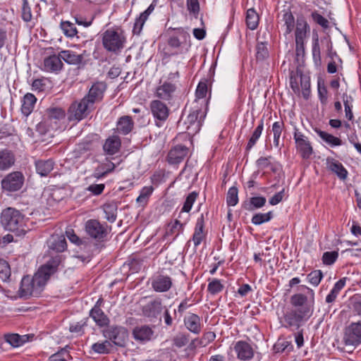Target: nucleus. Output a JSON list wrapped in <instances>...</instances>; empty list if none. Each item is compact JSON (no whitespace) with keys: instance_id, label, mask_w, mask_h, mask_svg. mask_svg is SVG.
Segmentation results:
<instances>
[{"instance_id":"nucleus-1","label":"nucleus","mask_w":361,"mask_h":361,"mask_svg":"<svg viewBox=\"0 0 361 361\" xmlns=\"http://www.w3.org/2000/svg\"><path fill=\"white\" fill-rule=\"evenodd\" d=\"M204 106V101L200 103L198 101L193 102L187 117H183L178 122V127L185 130L189 135H195L200 130L207 115V106Z\"/></svg>"},{"instance_id":"nucleus-2","label":"nucleus","mask_w":361,"mask_h":361,"mask_svg":"<svg viewBox=\"0 0 361 361\" xmlns=\"http://www.w3.org/2000/svg\"><path fill=\"white\" fill-rule=\"evenodd\" d=\"M312 312L313 308L311 306L288 310L283 314L282 326L292 330H299L312 316Z\"/></svg>"},{"instance_id":"nucleus-3","label":"nucleus","mask_w":361,"mask_h":361,"mask_svg":"<svg viewBox=\"0 0 361 361\" xmlns=\"http://www.w3.org/2000/svg\"><path fill=\"white\" fill-rule=\"evenodd\" d=\"M1 222L6 229L16 232L18 235L26 233L25 216L14 208L8 207L2 211Z\"/></svg>"},{"instance_id":"nucleus-4","label":"nucleus","mask_w":361,"mask_h":361,"mask_svg":"<svg viewBox=\"0 0 361 361\" xmlns=\"http://www.w3.org/2000/svg\"><path fill=\"white\" fill-rule=\"evenodd\" d=\"M37 272L32 278L29 276H25L21 280L19 289L20 298H27L30 296L37 295L42 288L46 285L44 280L39 276L38 280L36 279Z\"/></svg>"},{"instance_id":"nucleus-5","label":"nucleus","mask_w":361,"mask_h":361,"mask_svg":"<svg viewBox=\"0 0 361 361\" xmlns=\"http://www.w3.org/2000/svg\"><path fill=\"white\" fill-rule=\"evenodd\" d=\"M103 336L115 345L123 347L128 338V329L120 325H108L102 331Z\"/></svg>"},{"instance_id":"nucleus-6","label":"nucleus","mask_w":361,"mask_h":361,"mask_svg":"<svg viewBox=\"0 0 361 361\" xmlns=\"http://www.w3.org/2000/svg\"><path fill=\"white\" fill-rule=\"evenodd\" d=\"M126 38L114 30L108 29L102 35V44L108 51L116 53L124 47Z\"/></svg>"},{"instance_id":"nucleus-7","label":"nucleus","mask_w":361,"mask_h":361,"mask_svg":"<svg viewBox=\"0 0 361 361\" xmlns=\"http://www.w3.org/2000/svg\"><path fill=\"white\" fill-rule=\"evenodd\" d=\"M342 341L353 348L350 352L361 344V321L352 322L344 328Z\"/></svg>"},{"instance_id":"nucleus-8","label":"nucleus","mask_w":361,"mask_h":361,"mask_svg":"<svg viewBox=\"0 0 361 361\" xmlns=\"http://www.w3.org/2000/svg\"><path fill=\"white\" fill-rule=\"evenodd\" d=\"M93 106L83 97L80 102H74L70 106L68 114L70 121H81L87 117Z\"/></svg>"},{"instance_id":"nucleus-9","label":"nucleus","mask_w":361,"mask_h":361,"mask_svg":"<svg viewBox=\"0 0 361 361\" xmlns=\"http://www.w3.org/2000/svg\"><path fill=\"white\" fill-rule=\"evenodd\" d=\"M149 107L155 119L156 126L161 127L169 118L170 112L169 107L159 99L152 101Z\"/></svg>"},{"instance_id":"nucleus-10","label":"nucleus","mask_w":361,"mask_h":361,"mask_svg":"<svg viewBox=\"0 0 361 361\" xmlns=\"http://www.w3.org/2000/svg\"><path fill=\"white\" fill-rule=\"evenodd\" d=\"M24 183V176L20 171H13L7 174L1 182V188L8 192L19 190Z\"/></svg>"},{"instance_id":"nucleus-11","label":"nucleus","mask_w":361,"mask_h":361,"mask_svg":"<svg viewBox=\"0 0 361 361\" xmlns=\"http://www.w3.org/2000/svg\"><path fill=\"white\" fill-rule=\"evenodd\" d=\"M85 231L91 238L102 241L108 235V226L98 220L90 219L85 224Z\"/></svg>"},{"instance_id":"nucleus-12","label":"nucleus","mask_w":361,"mask_h":361,"mask_svg":"<svg viewBox=\"0 0 361 361\" xmlns=\"http://www.w3.org/2000/svg\"><path fill=\"white\" fill-rule=\"evenodd\" d=\"M62 261V257L59 255L51 257L46 264L42 265L37 271V276L36 279L40 276L44 282L47 283L50 276L54 274L59 269V266Z\"/></svg>"},{"instance_id":"nucleus-13","label":"nucleus","mask_w":361,"mask_h":361,"mask_svg":"<svg viewBox=\"0 0 361 361\" xmlns=\"http://www.w3.org/2000/svg\"><path fill=\"white\" fill-rule=\"evenodd\" d=\"M152 288L157 293L169 291L173 286V280L171 276L158 271L151 278Z\"/></svg>"},{"instance_id":"nucleus-14","label":"nucleus","mask_w":361,"mask_h":361,"mask_svg":"<svg viewBox=\"0 0 361 361\" xmlns=\"http://www.w3.org/2000/svg\"><path fill=\"white\" fill-rule=\"evenodd\" d=\"M190 39V35L183 27L175 28L168 39V44L173 49L179 48L185 45Z\"/></svg>"},{"instance_id":"nucleus-15","label":"nucleus","mask_w":361,"mask_h":361,"mask_svg":"<svg viewBox=\"0 0 361 361\" xmlns=\"http://www.w3.org/2000/svg\"><path fill=\"white\" fill-rule=\"evenodd\" d=\"M106 89V85L104 82H94L90 87L87 95L84 98L92 106L96 102H99L104 97V93Z\"/></svg>"},{"instance_id":"nucleus-16","label":"nucleus","mask_w":361,"mask_h":361,"mask_svg":"<svg viewBox=\"0 0 361 361\" xmlns=\"http://www.w3.org/2000/svg\"><path fill=\"white\" fill-rule=\"evenodd\" d=\"M162 310V300L160 298H156L149 301L142 308L143 315L149 319H157Z\"/></svg>"},{"instance_id":"nucleus-17","label":"nucleus","mask_w":361,"mask_h":361,"mask_svg":"<svg viewBox=\"0 0 361 361\" xmlns=\"http://www.w3.org/2000/svg\"><path fill=\"white\" fill-rule=\"evenodd\" d=\"M233 349L238 360L247 361L251 360L254 356L252 347L245 341H237L234 345Z\"/></svg>"},{"instance_id":"nucleus-18","label":"nucleus","mask_w":361,"mask_h":361,"mask_svg":"<svg viewBox=\"0 0 361 361\" xmlns=\"http://www.w3.org/2000/svg\"><path fill=\"white\" fill-rule=\"evenodd\" d=\"M154 330L149 325L137 326L132 332L134 339L140 343L151 341L154 337Z\"/></svg>"},{"instance_id":"nucleus-19","label":"nucleus","mask_w":361,"mask_h":361,"mask_svg":"<svg viewBox=\"0 0 361 361\" xmlns=\"http://www.w3.org/2000/svg\"><path fill=\"white\" fill-rule=\"evenodd\" d=\"M176 91V85L171 82L165 81L156 90V96L162 100L170 101Z\"/></svg>"},{"instance_id":"nucleus-20","label":"nucleus","mask_w":361,"mask_h":361,"mask_svg":"<svg viewBox=\"0 0 361 361\" xmlns=\"http://www.w3.org/2000/svg\"><path fill=\"white\" fill-rule=\"evenodd\" d=\"M43 70L50 73H59L63 67L60 54H53L45 57L44 59Z\"/></svg>"},{"instance_id":"nucleus-21","label":"nucleus","mask_w":361,"mask_h":361,"mask_svg":"<svg viewBox=\"0 0 361 361\" xmlns=\"http://www.w3.org/2000/svg\"><path fill=\"white\" fill-rule=\"evenodd\" d=\"M188 148L184 145H178L173 147L169 152L167 161L170 164H178L188 153Z\"/></svg>"},{"instance_id":"nucleus-22","label":"nucleus","mask_w":361,"mask_h":361,"mask_svg":"<svg viewBox=\"0 0 361 361\" xmlns=\"http://www.w3.org/2000/svg\"><path fill=\"white\" fill-rule=\"evenodd\" d=\"M49 250L55 252H62L67 248V243L64 235L59 234L51 235L47 241Z\"/></svg>"},{"instance_id":"nucleus-23","label":"nucleus","mask_w":361,"mask_h":361,"mask_svg":"<svg viewBox=\"0 0 361 361\" xmlns=\"http://www.w3.org/2000/svg\"><path fill=\"white\" fill-rule=\"evenodd\" d=\"M115 169L116 164L106 158L105 161L94 169L92 176L97 179L104 178L108 174L114 171Z\"/></svg>"},{"instance_id":"nucleus-24","label":"nucleus","mask_w":361,"mask_h":361,"mask_svg":"<svg viewBox=\"0 0 361 361\" xmlns=\"http://www.w3.org/2000/svg\"><path fill=\"white\" fill-rule=\"evenodd\" d=\"M186 329L195 334H199L202 330L201 319L194 313H190L184 318Z\"/></svg>"},{"instance_id":"nucleus-25","label":"nucleus","mask_w":361,"mask_h":361,"mask_svg":"<svg viewBox=\"0 0 361 361\" xmlns=\"http://www.w3.org/2000/svg\"><path fill=\"white\" fill-rule=\"evenodd\" d=\"M204 214H202L197 219V222L195 226V231L192 235V241L195 247L200 245L202 241L205 238L206 233L204 231Z\"/></svg>"},{"instance_id":"nucleus-26","label":"nucleus","mask_w":361,"mask_h":361,"mask_svg":"<svg viewBox=\"0 0 361 361\" xmlns=\"http://www.w3.org/2000/svg\"><path fill=\"white\" fill-rule=\"evenodd\" d=\"M121 147V140L117 135L109 137L103 145L104 152L108 155H114L119 152Z\"/></svg>"},{"instance_id":"nucleus-27","label":"nucleus","mask_w":361,"mask_h":361,"mask_svg":"<svg viewBox=\"0 0 361 361\" xmlns=\"http://www.w3.org/2000/svg\"><path fill=\"white\" fill-rule=\"evenodd\" d=\"M16 157L14 153L8 149L0 150V170L6 171L14 165Z\"/></svg>"},{"instance_id":"nucleus-28","label":"nucleus","mask_w":361,"mask_h":361,"mask_svg":"<svg viewBox=\"0 0 361 361\" xmlns=\"http://www.w3.org/2000/svg\"><path fill=\"white\" fill-rule=\"evenodd\" d=\"M61 60L70 65H85L83 63V54H77L71 50H63L59 52Z\"/></svg>"},{"instance_id":"nucleus-29","label":"nucleus","mask_w":361,"mask_h":361,"mask_svg":"<svg viewBox=\"0 0 361 361\" xmlns=\"http://www.w3.org/2000/svg\"><path fill=\"white\" fill-rule=\"evenodd\" d=\"M326 161L329 169L336 173L341 180H344L347 178L348 171L340 161L329 158Z\"/></svg>"},{"instance_id":"nucleus-30","label":"nucleus","mask_w":361,"mask_h":361,"mask_svg":"<svg viewBox=\"0 0 361 361\" xmlns=\"http://www.w3.org/2000/svg\"><path fill=\"white\" fill-rule=\"evenodd\" d=\"M134 127V123L130 116H123L117 121V132L123 135L130 133Z\"/></svg>"},{"instance_id":"nucleus-31","label":"nucleus","mask_w":361,"mask_h":361,"mask_svg":"<svg viewBox=\"0 0 361 361\" xmlns=\"http://www.w3.org/2000/svg\"><path fill=\"white\" fill-rule=\"evenodd\" d=\"M54 161L49 159L47 160L39 159L35 161L37 173L41 176H47L53 170Z\"/></svg>"},{"instance_id":"nucleus-32","label":"nucleus","mask_w":361,"mask_h":361,"mask_svg":"<svg viewBox=\"0 0 361 361\" xmlns=\"http://www.w3.org/2000/svg\"><path fill=\"white\" fill-rule=\"evenodd\" d=\"M90 317L94 320L99 327H106L109 324L110 319L104 314L102 310L91 309Z\"/></svg>"},{"instance_id":"nucleus-33","label":"nucleus","mask_w":361,"mask_h":361,"mask_svg":"<svg viewBox=\"0 0 361 361\" xmlns=\"http://www.w3.org/2000/svg\"><path fill=\"white\" fill-rule=\"evenodd\" d=\"M296 149L303 159H308L313 153V148L310 142L306 138L296 142Z\"/></svg>"},{"instance_id":"nucleus-34","label":"nucleus","mask_w":361,"mask_h":361,"mask_svg":"<svg viewBox=\"0 0 361 361\" xmlns=\"http://www.w3.org/2000/svg\"><path fill=\"white\" fill-rule=\"evenodd\" d=\"M36 101L37 99L34 94L31 93L25 94L21 106V111L24 116H28L32 113Z\"/></svg>"},{"instance_id":"nucleus-35","label":"nucleus","mask_w":361,"mask_h":361,"mask_svg":"<svg viewBox=\"0 0 361 361\" xmlns=\"http://www.w3.org/2000/svg\"><path fill=\"white\" fill-rule=\"evenodd\" d=\"M66 235L71 243L80 247V248L86 249L91 247L90 242L88 239L79 238L73 229L67 230Z\"/></svg>"},{"instance_id":"nucleus-36","label":"nucleus","mask_w":361,"mask_h":361,"mask_svg":"<svg viewBox=\"0 0 361 361\" xmlns=\"http://www.w3.org/2000/svg\"><path fill=\"white\" fill-rule=\"evenodd\" d=\"M345 284V278L339 279L334 286L330 293L326 295L325 302L328 304L336 301L340 291L343 288Z\"/></svg>"},{"instance_id":"nucleus-37","label":"nucleus","mask_w":361,"mask_h":361,"mask_svg":"<svg viewBox=\"0 0 361 361\" xmlns=\"http://www.w3.org/2000/svg\"><path fill=\"white\" fill-rule=\"evenodd\" d=\"M102 208L105 213V219L111 223L114 222L117 217L118 206L116 202H106L103 205Z\"/></svg>"},{"instance_id":"nucleus-38","label":"nucleus","mask_w":361,"mask_h":361,"mask_svg":"<svg viewBox=\"0 0 361 361\" xmlns=\"http://www.w3.org/2000/svg\"><path fill=\"white\" fill-rule=\"evenodd\" d=\"M315 132L322 140L331 147L340 146L342 145V140L331 134L317 128L315 129Z\"/></svg>"},{"instance_id":"nucleus-39","label":"nucleus","mask_w":361,"mask_h":361,"mask_svg":"<svg viewBox=\"0 0 361 361\" xmlns=\"http://www.w3.org/2000/svg\"><path fill=\"white\" fill-rule=\"evenodd\" d=\"M308 27V24L305 20L298 19L295 32V42H304Z\"/></svg>"},{"instance_id":"nucleus-40","label":"nucleus","mask_w":361,"mask_h":361,"mask_svg":"<svg viewBox=\"0 0 361 361\" xmlns=\"http://www.w3.org/2000/svg\"><path fill=\"white\" fill-rule=\"evenodd\" d=\"M259 21V17L257 13L255 11L254 8H249L246 12L245 22L247 27L254 30H255Z\"/></svg>"},{"instance_id":"nucleus-41","label":"nucleus","mask_w":361,"mask_h":361,"mask_svg":"<svg viewBox=\"0 0 361 361\" xmlns=\"http://www.w3.org/2000/svg\"><path fill=\"white\" fill-rule=\"evenodd\" d=\"M266 202L267 200L264 197H253L250 198L249 203L244 202L243 207L246 210L252 211L264 207Z\"/></svg>"},{"instance_id":"nucleus-42","label":"nucleus","mask_w":361,"mask_h":361,"mask_svg":"<svg viewBox=\"0 0 361 361\" xmlns=\"http://www.w3.org/2000/svg\"><path fill=\"white\" fill-rule=\"evenodd\" d=\"M111 348V343L106 339L103 342H97L92 344L91 350L98 354H109Z\"/></svg>"},{"instance_id":"nucleus-43","label":"nucleus","mask_w":361,"mask_h":361,"mask_svg":"<svg viewBox=\"0 0 361 361\" xmlns=\"http://www.w3.org/2000/svg\"><path fill=\"white\" fill-rule=\"evenodd\" d=\"M198 192L193 191L188 195L185 198V200L183 203V206L179 213L178 218L182 217L183 213H188L192 209V207L194 202L196 201L197 197H198Z\"/></svg>"},{"instance_id":"nucleus-44","label":"nucleus","mask_w":361,"mask_h":361,"mask_svg":"<svg viewBox=\"0 0 361 361\" xmlns=\"http://www.w3.org/2000/svg\"><path fill=\"white\" fill-rule=\"evenodd\" d=\"M341 98L345 108V117L348 120L352 121L354 117L352 111L353 97L345 92L342 94Z\"/></svg>"},{"instance_id":"nucleus-45","label":"nucleus","mask_w":361,"mask_h":361,"mask_svg":"<svg viewBox=\"0 0 361 361\" xmlns=\"http://www.w3.org/2000/svg\"><path fill=\"white\" fill-rule=\"evenodd\" d=\"M263 129H264V122H263V120H261L259 122L258 126L255 129L250 138L248 140V142H247V145L246 147V151L250 150L255 146L257 141L261 136Z\"/></svg>"},{"instance_id":"nucleus-46","label":"nucleus","mask_w":361,"mask_h":361,"mask_svg":"<svg viewBox=\"0 0 361 361\" xmlns=\"http://www.w3.org/2000/svg\"><path fill=\"white\" fill-rule=\"evenodd\" d=\"M26 336H20L17 334H6L4 336L5 341L13 347H19L22 345L26 341Z\"/></svg>"},{"instance_id":"nucleus-47","label":"nucleus","mask_w":361,"mask_h":361,"mask_svg":"<svg viewBox=\"0 0 361 361\" xmlns=\"http://www.w3.org/2000/svg\"><path fill=\"white\" fill-rule=\"evenodd\" d=\"M283 20L286 27L285 35L290 34L295 27V18L290 11H286L283 15Z\"/></svg>"},{"instance_id":"nucleus-48","label":"nucleus","mask_w":361,"mask_h":361,"mask_svg":"<svg viewBox=\"0 0 361 361\" xmlns=\"http://www.w3.org/2000/svg\"><path fill=\"white\" fill-rule=\"evenodd\" d=\"M284 128L283 121L274 122L272 125L271 131L274 134V144L276 147H279V139Z\"/></svg>"},{"instance_id":"nucleus-49","label":"nucleus","mask_w":361,"mask_h":361,"mask_svg":"<svg viewBox=\"0 0 361 361\" xmlns=\"http://www.w3.org/2000/svg\"><path fill=\"white\" fill-rule=\"evenodd\" d=\"M60 27L63 30V34L68 37H73L78 33V30L75 25L69 21H61Z\"/></svg>"},{"instance_id":"nucleus-50","label":"nucleus","mask_w":361,"mask_h":361,"mask_svg":"<svg viewBox=\"0 0 361 361\" xmlns=\"http://www.w3.org/2000/svg\"><path fill=\"white\" fill-rule=\"evenodd\" d=\"M323 276V273L320 269H315L308 274L306 279L311 285L316 287L319 286Z\"/></svg>"},{"instance_id":"nucleus-51","label":"nucleus","mask_w":361,"mask_h":361,"mask_svg":"<svg viewBox=\"0 0 361 361\" xmlns=\"http://www.w3.org/2000/svg\"><path fill=\"white\" fill-rule=\"evenodd\" d=\"M307 301V297L302 293H296L290 297V304L295 308L306 307L305 305Z\"/></svg>"},{"instance_id":"nucleus-52","label":"nucleus","mask_w":361,"mask_h":361,"mask_svg":"<svg viewBox=\"0 0 361 361\" xmlns=\"http://www.w3.org/2000/svg\"><path fill=\"white\" fill-rule=\"evenodd\" d=\"M273 218V212H269L265 214L257 213L253 215L251 221L255 225H260L263 223L269 221Z\"/></svg>"},{"instance_id":"nucleus-53","label":"nucleus","mask_w":361,"mask_h":361,"mask_svg":"<svg viewBox=\"0 0 361 361\" xmlns=\"http://www.w3.org/2000/svg\"><path fill=\"white\" fill-rule=\"evenodd\" d=\"M207 81H200L196 89V97L197 99H195L194 102L198 101L200 103H202V101H204V98L207 95ZM206 105V103L204 102V106Z\"/></svg>"},{"instance_id":"nucleus-54","label":"nucleus","mask_w":361,"mask_h":361,"mask_svg":"<svg viewBox=\"0 0 361 361\" xmlns=\"http://www.w3.org/2000/svg\"><path fill=\"white\" fill-rule=\"evenodd\" d=\"M238 190L235 186L230 188L226 195V202L228 206L233 207L238 202Z\"/></svg>"},{"instance_id":"nucleus-55","label":"nucleus","mask_w":361,"mask_h":361,"mask_svg":"<svg viewBox=\"0 0 361 361\" xmlns=\"http://www.w3.org/2000/svg\"><path fill=\"white\" fill-rule=\"evenodd\" d=\"M22 2L21 18L26 23L30 22L32 19V15L28 0H22Z\"/></svg>"},{"instance_id":"nucleus-56","label":"nucleus","mask_w":361,"mask_h":361,"mask_svg":"<svg viewBox=\"0 0 361 361\" xmlns=\"http://www.w3.org/2000/svg\"><path fill=\"white\" fill-rule=\"evenodd\" d=\"M224 285L221 283L220 280L214 279L210 281L207 286V290L211 295H216L224 290Z\"/></svg>"},{"instance_id":"nucleus-57","label":"nucleus","mask_w":361,"mask_h":361,"mask_svg":"<svg viewBox=\"0 0 361 361\" xmlns=\"http://www.w3.org/2000/svg\"><path fill=\"white\" fill-rule=\"evenodd\" d=\"M274 350L276 353H283L285 350L289 352L293 350V345H291V343L288 341L279 339L274 344Z\"/></svg>"},{"instance_id":"nucleus-58","label":"nucleus","mask_w":361,"mask_h":361,"mask_svg":"<svg viewBox=\"0 0 361 361\" xmlns=\"http://www.w3.org/2000/svg\"><path fill=\"white\" fill-rule=\"evenodd\" d=\"M338 257V251H327L323 253L322 260L324 264L331 265L337 260Z\"/></svg>"},{"instance_id":"nucleus-59","label":"nucleus","mask_w":361,"mask_h":361,"mask_svg":"<svg viewBox=\"0 0 361 361\" xmlns=\"http://www.w3.org/2000/svg\"><path fill=\"white\" fill-rule=\"evenodd\" d=\"M317 89H318V96L319 101L322 105H326L327 104L328 98L327 94L328 91L326 87L324 85V82L321 80H318L317 82Z\"/></svg>"},{"instance_id":"nucleus-60","label":"nucleus","mask_w":361,"mask_h":361,"mask_svg":"<svg viewBox=\"0 0 361 361\" xmlns=\"http://www.w3.org/2000/svg\"><path fill=\"white\" fill-rule=\"evenodd\" d=\"M11 276V269L8 263L4 259H0V279L6 281Z\"/></svg>"},{"instance_id":"nucleus-61","label":"nucleus","mask_w":361,"mask_h":361,"mask_svg":"<svg viewBox=\"0 0 361 361\" xmlns=\"http://www.w3.org/2000/svg\"><path fill=\"white\" fill-rule=\"evenodd\" d=\"M148 19L147 17L145 16L143 14L140 13L139 17H137L135 19L133 32V35H140L141 33V31L142 30V27L146 22V20Z\"/></svg>"},{"instance_id":"nucleus-62","label":"nucleus","mask_w":361,"mask_h":361,"mask_svg":"<svg viewBox=\"0 0 361 361\" xmlns=\"http://www.w3.org/2000/svg\"><path fill=\"white\" fill-rule=\"evenodd\" d=\"M71 355L68 351L66 348H62L57 353L51 355L48 361H67L68 358H70Z\"/></svg>"},{"instance_id":"nucleus-63","label":"nucleus","mask_w":361,"mask_h":361,"mask_svg":"<svg viewBox=\"0 0 361 361\" xmlns=\"http://www.w3.org/2000/svg\"><path fill=\"white\" fill-rule=\"evenodd\" d=\"M50 119L61 120L65 118V111L61 108H50L47 110Z\"/></svg>"},{"instance_id":"nucleus-64","label":"nucleus","mask_w":361,"mask_h":361,"mask_svg":"<svg viewBox=\"0 0 361 361\" xmlns=\"http://www.w3.org/2000/svg\"><path fill=\"white\" fill-rule=\"evenodd\" d=\"M312 20L318 25H319L324 29L329 27V20L319 14L317 11H314L311 13Z\"/></svg>"}]
</instances>
